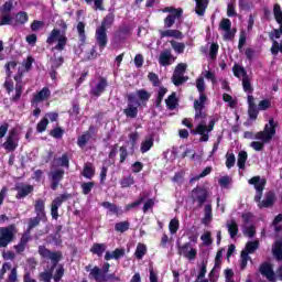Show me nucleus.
<instances>
[{
	"label": "nucleus",
	"instance_id": "f257e3e1",
	"mask_svg": "<svg viewBox=\"0 0 282 282\" xmlns=\"http://www.w3.org/2000/svg\"><path fill=\"white\" fill-rule=\"evenodd\" d=\"M37 252L41 259L50 260L51 268L47 271L40 273V281L43 282H61L63 276H65V267L61 263L63 261V251L61 250H50L45 246H39Z\"/></svg>",
	"mask_w": 282,
	"mask_h": 282
},
{
	"label": "nucleus",
	"instance_id": "f03ea898",
	"mask_svg": "<svg viewBox=\"0 0 282 282\" xmlns=\"http://www.w3.org/2000/svg\"><path fill=\"white\" fill-rule=\"evenodd\" d=\"M126 99L128 102L127 108L123 109L126 118H138V107H147V104L151 100V93L147 89H139L135 94H127Z\"/></svg>",
	"mask_w": 282,
	"mask_h": 282
},
{
	"label": "nucleus",
	"instance_id": "7ed1b4c3",
	"mask_svg": "<svg viewBox=\"0 0 282 282\" xmlns=\"http://www.w3.org/2000/svg\"><path fill=\"white\" fill-rule=\"evenodd\" d=\"M116 23V9L110 8L108 14L101 20V24L96 28L95 31V41L99 50H105L109 44V36L107 35V30L113 28Z\"/></svg>",
	"mask_w": 282,
	"mask_h": 282
},
{
	"label": "nucleus",
	"instance_id": "20e7f679",
	"mask_svg": "<svg viewBox=\"0 0 282 282\" xmlns=\"http://www.w3.org/2000/svg\"><path fill=\"white\" fill-rule=\"evenodd\" d=\"M57 25L59 26V29L54 28L50 32L46 39V43L47 45H54V43L57 42L54 50H56L57 52H63L65 47H67V23L65 22V20H59L57 22Z\"/></svg>",
	"mask_w": 282,
	"mask_h": 282
},
{
	"label": "nucleus",
	"instance_id": "39448f33",
	"mask_svg": "<svg viewBox=\"0 0 282 282\" xmlns=\"http://www.w3.org/2000/svg\"><path fill=\"white\" fill-rule=\"evenodd\" d=\"M109 268H111L109 262H105L101 269L94 267L89 272V279L96 282H120V276H117L116 273H109Z\"/></svg>",
	"mask_w": 282,
	"mask_h": 282
},
{
	"label": "nucleus",
	"instance_id": "423d86ee",
	"mask_svg": "<svg viewBox=\"0 0 282 282\" xmlns=\"http://www.w3.org/2000/svg\"><path fill=\"white\" fill-rule=\"evenodd\" d=\"M274 135H276V124H274V119L271 118L269 123L264 126L263 131L256 133V140H261L264 144H270Z\"/></svg>",
	"mask_w": 282,
	"mask_h": 282
},
{
	"label": "nucleus",
	"instance_id": "0eeeda50",
	"mask_svg": "<svg viewBox=\"0 0 282 282\" xmlns=\"http://www.w3.org/2000/svg\"><path fill=\"white\" fill-rule=\"evenodd\" d=\"M17 237V225L0 227V248H8Z\"/></svg>",
	"mask_w": 282,
	"mask_h": 282
},
{
	"label": "nucleus",
	"instance_id": "6e6552de",
	"mask_svg": "<svg viewBox=\"0 0 282 282\" xmlns=\"http://www.w3.org/2000/svg\"><path fill=\"white\" fill-rule=\"evenodd\" d=\"M213 129H215V119H212L208 126H206V121H200L195 130H191V133L193 135H200L199 142H208L210 140L209 133Z\"/></svg>",
	"mask_w": 282,
	"mask_h": 282
},
{
	"label": "nucleus",
	"instance_id": "1a4fd4ad",
	"mask_svg": "<svg viewBox=\"0 0 282 282\" xmlns=\"http://www.w3.org/2000/svg\"><path fill=\"white\" fill-rule=\"evenodd\" d=\"M208 100V96H200L198 99L194 100V119L195 120H206L208 118V112L206 111V102Z\"/></svg>",
	"mask_w": 282,
	"mask_h": 282
},
{
	"label": "nucleus",
	"instance_id": "9d476101",
	"mask_svg": "<svg viewBox=\"0 0 282 282\" xmlns=\"http://www.w3.org/2000/svg\"><path fill=\"white\" fill-rule=\"evenodd\" d=\"M209 196L210 194L206 187L196 186L191 193L192 202H196L199 208H203V206L208 202Z\"/></svg>",
	"mask_w": 282,
	"mask_h": 282
},
{
	"label": "nucleus",
	"instance_id": "9b49d317",
	"mask_svg": "<svg viewBox=\"0 0 282 282\" xmlns=\"http://www.w3.org/2000/svg\"><path fill=\"white\" fill-rule=\"evenodd\" d=\"M177 254L188 259V261H195L197 259V249L193 248L191 242H185L184 245L177 242Z\"/></svg>",
	"mask_w": 282,
	"mask_h": 282
},
{
	"label": "nucleus",
	"instance_id": "f8f14e48",
	"mask_svg": "<svg viewBox=\"0 0 282 282\" xmlns=\"http://www.w3.org/2000/svg\"><path fill=\"white\" fill-rule=\"evenodd\" d=\"M248 184L256 188L254 202L262 199L263 191H265V184H268V181L265 178H261V176H253L248 181Z\"/></svg>",
	"mask_w": 282,
	"mask_h": 282
},
{
	"label": "nucleus",
	"instance_id": "ddd939ff",
	"mask_svg": "<svg viewBox=\"0 0 282 282\" xmlns=\"http://www.w3.org/2000/svg\"><path fill=\"white\" fill-rule=\"evenodd\" d=\"M3 149L9 153L17 151L19 147V131L15 128L11 129L8 133L6 142L2 144Z\"/></svg>",
	"mask_w": 282,
	"mask_h": 282
},
{
	"label": "nucleus",
	"instance_id": "4468645a",
	"mask_svg": "<svg viewBox=\"0 0 282 282\" xmlns=\"http://www.w3.org/2000/svg\"><path fill=\"white\" fill-rule=\"evenodd\" d=\"M72 199V194L64 193L55 197L51 204V217L52 219H58V208L63 206L64 202Z\"/></svg>",
	"mask_w": 282,
	"mask_h": 282
},
{
	"label": "nucleus",
	"instance_id": "2eb2a0df",
	"mask_svg": "<svg viewBox=\"0 0 282 282\" xmlns=\"http://www.w3.org/2000/svg\"><path fill=\"white\" fill-rule=\"evenodd\" d=\"M109 87V80L107 77L99 76L97 84L90 89V96L95 98H100L107 88Z\"/></svg>",
	"mask_w": 282,
	"mask_h": 282
},
{
	"label": "nucleus",
	"instance_id": "dca6fc26",
	"mask_svg": "<svg viewBox=\"0 0 282 282\" xmlns=\"http://www.w3.org/2000/svg\"><path fill=\"white\" fill-rule=\"evenodd\" d=\"M64 177H65V170L56 169L54 171H51L50 173L51 189L57 191Z\"/></svg>",
	"mask_w": 282,
	"mask_h": 282
},
{
	"label": "nucleus",
	"instance_id": "f3484780",
	"mask_svg": "<svg viewBox=\"0 0 282 282\" xmlns=\"http://www.w3.org/2000/svg\"><path fill=\"white\" fill-rule=\"evenodd\" d=\"M259 272L262 276H265L270 282L276 281V273L274 267L270 262H262L259 268Z\"/></svg>",
	"mask_w": 282,
	"mask_h": 282
},
{
	"label": "nucleus",
	"instance_id": "a211bd4d",
	"mask_svg": "<svg viewBox=\"0 0 282 282\" xmlns=\"http://www.w3.org/2000/svg\"><path fill=\"white\" fill-rule=\"evenodd\" d=\"M258 204V208L263 209V208H272L274 206V203L276 202V194L274 192L269 191L264 194V198L261 200H254Z\"/></svg>",
	"mask_w": 282,
	"mask_h": 282
},
{
	"label": "nucleus",
	"instance_id": "6ab92c4d",
	"mask_svg": "<svg viewBox=\"0 0 282 282\" xmlns=\"http://www.w3.org/2000/svg\"><path fill=\"white\" fill-rule=\"evenodd\" d=\"M50 96H52V91L48 87H43L40 91L33 95L31 99V106L35 107L40 102H44V100H50Z\"/></svg>",
	"mask_w": 282,
	"mask_h": 282
},
{
	"label": "nucleus",
	"instance_id": "aec40b11",
	"mask_svg": "<svg viewBox=\"0 0 282 282\" xmlns=\"http://www.w3.org/2000/svg\"><path fill=\"white\" fill-rule=\"evenodd\" d=\"M15 197L18 199H25L28 195H32L34 193V185L25 184V183H20L15 185Z\"/></svg>",
	"mask_w": 282,
	"mask_h": 282
},
{
	"label": "nucleus",
	"instance_id": "412c9836",
	"mask_svg": "<svg viewBox=\"0 0 282 282\" xmlns=\"http://www.w3.org/2000/svg\"><path fill=\"white\" fill-rule=\"evenodd\" d=\"M129 34H131V26L126 24L120 25L113 34L115 43H124Z\"/></svg>",
	"mask_w": 282,
	"mask_h": 282
},
{
	"label": "nucleus",
	"instance_id": "4be33fe9",
	"mask_svg": "<svg viewBox=\"0 0 282 282\" xmlns=\"http://www.w3.org/2000/svg\"><path fill=\"white\" fill-rule=\"evenodd\" d=\"M173 63H175V56H173L171 48L161 52L159 56V65H161V67H169L170 65H173Z\"/></svg>",
	"mask_w": 282,
	"mask_h": 282
},
{
	"label": "nucleus",
	"instance_id": "5701e85b",
	"mask_svg": "<svg viewBox=\"0 0 282 282\" xmlns=\"http://www.w3.org/2000/svg\"><path fill=\"white\" fill-rule=\"evenodd\" d=\"M13 78L17 84H15V95L11 98V100L12 102H19L23 94V84L21 83V80L23 79V73H18Z\"/></svg>",
	"mask_w": 282,
	"mask_h": 282
},
{
	"label": "nucleus",
	"instance_id": "b1692460",
	"mask_svg": "<svg viewBox=\"0 0 282 282\" xmlns=\"http://www.w3.org/2000/svg\"><path fill=\"white\" fill-rule=\"evenodd\" d=\"M34 213L37 217L47 219V214L45 213V199L39 198L34 202Z\"/></svg>",
	"mask_w": 282,
	"mask_h": 282
},
{
	"label": "nucleus",
	"instance_id": "393cba45",
	"mask_svg": "<svg viewBox=\"0 0 282 282\" xmlns=\"http://www.w3.org/2000/svg\"><path fill=\"white\" fill-rule=\"evenodd\" d=\"M124 248H117L111 252L107 251L105 254V261H111V259H115L118 261L119 259H122L124 257Z\"/></svg>",
	"mask_w": 282,
	"mask_h": 282
},
{
	"label": "nucleus",
	"instance_id": "a878e982",
	"mask_svg": "<svg viewBox=\"0 0 282 282\" xmlns=\"http://www.w3.org/2000/svg\"><path fill=\"white\" fill-rule=\"evenodd\" d=\"M161 39H166V37H172V39H178L182 40L184 39V33L180 30H165V31H160Z\"/></svg>",
	"mask_w": 282,
	"mask_h": 282
},
{
	"label": "nucleus",
	"instance_id": "bb28decb",
	"mask_svg": "<svg viewBox=\"0 0 282 282\" xmlns=\"http://www.w3.org/2000/svg\"><path fill=\"white\" fill-rule=\"evenodd\" d=\"M196 7L195 12L198 17H204L206 14V10H208L209 0H195Z\"/></svg>",
	"mask_w": 282,
	"mask_h": 282
},
{
	"label": "nucleus",
	"instance_id": "cd10ccee",
	"mask_svg": "<svg viewBox=\"0 0 282 282\" xmlns=\"http://www.w3.org/2000/svg\"><path fill=\"white\" fill-rule=\"evenodd\" d=\"M85 22L80 21L77 23V34L79 39V45L87 44V33L85 32Z\"/></svg>",
	"mask_w": 282,
	"mask_h": 282
},
{
	"label": "nucleus",
	"instance_id": "c85d7f7f",
	"mask_svg": "<svg viewBox=\"0 0 282 282\" xmlns=\"http://www.w3.org/2000/svg\"><path fill=\"white\" fill-rule=\"evenodd\" d=\"M41 221H43L45 224V221H47V218H43L41 216H35V217L29 218L26 232L34 230V228H36L37 226L41 225Z\"/></svg>",
	"mask_w": 282,
	"mask_h": 282
},
{
	"label": "nucleus",
	"instance_id": "c756f323",
	"mask_svg": "<svg viewBox=\"0 0 282 282\" xmlns=\"http://www.w3.org/2000/svg\"><path fill=\"white\" fill-rule=\"evenodd\" d=\"M101 206L102 208H107L110 213H112V215H116L117 217H120L124 213L122 209H120V207L110 202H104L101 203Z\"/></svg>",
	"mask_w": 282,
	"mask_h": 282
},
{
	"label": "nucleus",
	"instance_id": "7c9ffc66",
	"mask_svg": "<svg viewBox=\"0 0 282 282\" xmlns=\"http://www.w3.org/2000/svg\"><path fill=\"white\" fill-rule=\"evenodd\" d=\"M30 241V236L28 235H22L20 242L15 246H13L15 252L18 254H21V252H25V246H28V242Z\"/></svg>",
	"mask_w": 282,
	"mask_h": 282
},
{
	"label": "nucleus",
	"instance_id": "2f4dec72",
	"mask_svg": "<svg viewBox=\"0 0 282 282\" xmlns=\"http://www.w3.org/2000/svg\"><path fill=\"white\" fill-rule=\"evenodd\" d=\"M82 175L83 177H86V180H94V175H96V167H94L91 163H86Z\"/></svg>",
	"mask_w": 282,
	"mask_h": 282
},
{
	"label": "nucleus",
	"instance_id": "473e14b6",
	"mask_svg": "<svg viewBox=\"0 0 282 282\" xmlns=\"http://www.w3.org/2000/svg\"><path fill=\"white\" fill-rule=\"evenodd\" d=\"M210 221H213V205L207 204L205 205V208H204V218L202 219V224H204L205 226H208Z\"/></svg>",
	"mask_w": 282,
	"mask_h": 282
},
{
	"label": "nucleus",
	"instance_id": "72a5a7b5",
	"mask_svg": "<svg viewBox=\"0 0 282 282\" xmlns=\"http://www.w3.org/2000/svg\"><path fill=\"white\" fill-rule=\"evenodd\" d=\"M227 229L231 239H235L236 236L239 235V225H237V220L235 219L227 223Z\"/></svg>",
	"mask_w": 282,
	"mask_h": 282
},
{
	"label": "nucleus",
	"instance_id": "f704fd0d",
	"mask_svg": "<svg viewBox=\"0 0 282 282\" xmlns=\"http://www.w3.org/2000/svg\"><path fill=\"white\" fill-rule=\"evenodd\" d=\"M30 21V15H28V12L20 11L15 14V22L13 25H25Z\"/></svg>",
	"mask_w": 282,
	"mask_h": 282
},
{
	"label": "nucleus",
	"instance_id": "c9c22d12",
	"mask_svg": "<svg viewBox=\"0 0 282 282\" xmlns=\"http://www.w3.org/2000/svg\"><path fill=\"white\" fill-rule=\"evenodd\" d=\"M105 250H107V245L106 243L95 242L93 245V247L90 248V252L93 254H97V257H102V254H105Z\"/></svg>",
	"mask_w": 282,
	"mask_h": 282
},
{
	"label": "nucleus",
	"instance_id": "e433bc0d",
	"mask_svg": "<svg viewBox=\"0 0 282 282\" xmlns=\"http://www.w3.org/2000/svg\"><path fill=\"white\" fill-rule=\"evenodd\" d=\"M119 184H120L121 188H131V186H133V184H135V177L131 174L128 176H123L119 181Z\"/></svg>",
	"mask_w": 282,
	"mask_h": 282
},
{
	"label": "nucleus",
	"instance_id": "4c0bfd02",
	"mask_svg": "<svg viewBox=\"0 0 282 282\" xmlns=\"http://www.w3.org/2000/svg\"><path fill=\"white\" fill-rule=\"evenodd\" d=\"M273 257H275L276 261H282V239L276 240L272 248Z\"/></svg>",
	"mask_w": 282,
	"mask_h": 282
},
{
	"label": "nucleus",
	"instance_id": "58836bf2",
	"mask_svg": "<svg viewBox=\"0 0 282 282\" xmlns=\"http://www.w3.org/2000/svg\"><path fill=\"white\" fill-rule=\"evenodd\" d=\"M177 94L176 93H172L166 99H165V105L167 107V109H176L177 107Z\"/></svg>",
	"mask_w": 282,
	"mask_h": 282
},
{
	"label": "nucleus",
	"instance_id": "ea45409f",
	"mask_svg": "<svg viewBox=\"0 0 282 282\" xmlns=\"http://www.w3.org/2000/svg\"><path fill=\"white\" fill-rule=\"evenodd\" d=\"M221 257H224V251L218 250L215 257V265L214 269L209 272L210 282H213V276L215 275V269L221 268Z\"/></svg>",
	"mask_w": 282,
	"mask_h": 282
},
{
	"label": "nucleus",
	"instance_id": "a19ab883",
	"mask_svg": "<svg viewBox=\"0 0 282 282\" xmlns=\"http://www.w3.org/2000/svg\"><path fill=\"white\" fill-rule=\"evenodd\" d=\"M147 250H148L147 245L139 242L134 251L135 259H138L139 261L144 259V256L147 254Z\"/></svg>",
	"mask_w": 282,
	"mask_h": 282
},
{
	"label": "nucleus",
	"instance_id": "79ce46f5",
	"mask_svg": "<svg viewBox=\"0 0 282 282\" xmlns=\"http://www.w3.org/2000/svg\"><path fill=\"white\" fill-rule=\"evenodd\" d=\"M154 142L155 140L153 139V137H150L149 139H145L144 141H142L141 148H140L141 153H149V151L153 149Z\"/></svg>",
	"mask_w": 282,
	"mask_h": 282
},
{
	"label": "nucleus",
	"instance_id": "37998d69",
	"mask_svg": "<svg viewBox=\"0 0 282 282\" xmlns=\"http://www.w3.org/2000/svg\"><path fill=\"white\" fill-rule=\"evenodd\" d=\"M91 135L89 132H84L82 135H79L77 138V147H79V149H85V147H87V143L89 142V140H91Z\"/></svg>",
	"mask_w": 282,
	"mask_h": 282
},
{
	"label": "nucleus",
	"instance_id": "c03bdc74",
	"mask_svg": "<svg viewBox=\"0 0 282 282\" xmlns=\"http://www.w3.org/2000/svg\"><path fill=\"white\" fill-rule=\"evenodd\" d=\"M0 25H14V17L11 13H0Z\"/></svg>",
	"mask_w": 282,
	"mask_h": 282
},
{
	"label": "nucleus",
	"instance_id": "a18cd8bd",
	"mask_svg": "<svg viewBox=\"0 0 282 282\" xmlns=\"http://www.w3.org/2000/svg\"><path fill=\"white\" fill-rule=\"evenodd\" d=\"M246 162H248V152L246 151H240L238 153V161H237V165H238V169H246Z\"/></svg>",
	"mask_w": 282,
	"mask_h": 282
},
{
	"label": "nucleus",
	"instance_id": "49530a36",
	"mask_svg": "<svg viewBox=\"0 0 282 282\" xmlns=\"http://www.w3.org/2000/svg\"><path fill=\"white\" fill-rule=\"evenodd\" d=\"M232 73L236 78H241V76L242 78H246V76H248V72H246V68L239 66L238 64L234 65Z\"/></svg>",
	"mask_w": 282,
	"mask_h": 282
},
{
	"label": "nucleus",
	"instance_id": "de8ad7c7",
	"mask_svg": "<svg viewBox=\"0 0 282 282\" xmlns=\"http://www.w3.org/2000/svg\"><path fill=\"white\" fill-rule=\"evenodd\" d=\"M95 186H96V182L94 181L82 183L80 188H82L83 195H89V193L94 191Z\"/></svg>",
	"mask_w": 282,
	"mask_h": 282
},
{
	"label": "nucleus",
	"instance_id": "09e8293b",
	"mask_svg": "<svg viewBox=\"0 0 282 282\" xmlns=\"http://www.w3.org/2000/svg\"><path fill=\"white\" fill-rule=\"evenodd\" d=\"M51 138H54L55 140H62L63 135H65V129L61 127H55L50 131Z\"/></svg>",
	"mask_w": 282,
	"mask_h": 282
},
{
	"label": "nucleus",
	"instance_id": "8fccbe9b",
	"mask_svg": "<svg viewBox=\"0 0 282 282\" xmlns=\"http://www.w3.org/2000/svg\"><path fill=\"white\" fill-rule=\"evenodd\" d=\"M196 89L199 94V98H202V96H206V94L204 91H206V83L204 82V77H198L196 79Z\"/></svg>",
	"mask_w": 282,
	"mask_h": 282
},
{
	"label": "nucleus",
	"instance_id": "3c124183",
	"mask_svg": "<svg viewBox=\"0 0 282 282\" xmlns=\"http://www.w3.org/2000/svg\"><path fill=\"white\" fill-rule=\"evenodd\" d=\"M165 12H170V17H174V19H182L184 14V10L182 8L175 9L173 7L165 8Z\"/></svg>",
	"mask_w": 282,
	"mask_h": 282
},
{
	"label": "nucleus",
	"instance_id": "603ef678",
	"mask_svg": "<svg viewBox=\"0 0 282 282\" xmlns=\"http://www.w3.org/2000/svg\"><path fill=\"white\" fill-rule=\"evenodd\" d=\"M50 124V119L46 117H43L40 122L36 124V131L37 133H44V131H47V127Z\"/></svg>",
	"mask_w": 282,
	"mask_h": 282
},
{
	"label": "nucleus",
	"instance_id": "864d4df0",
	"mask_svg": "<svg viewBox=\"0 0 282 282\" xmlns=\"http://www.w3.org/2000/svg\"><path fill=\"white\" fill-rule=\"evenodd\" d=\"M170 43H171L172 50H174L176 54H184V50H186V44L182 42H176L173 40Z\"/></svg>",
	"mask_w": 282,
	"mask_h": 282
},
{
	"label": "nucleus",
	"instance_id": "5fc2aeb1",
	"mask_svg": "<svg viewBox=\"0 0 282 282\" xmlns=\"http://www.w3.org/2000/svg\"><path fill=\"white\" fill-rule=\"evenodd\" d=\"M131 224L129 223V220H126V221H120V223H117L115 225V230L116 232H127V230H129Z\"/></svg>",
	"mask_w": 282,
	"mask_h": 282
},
{
	"label": "nucleus",
	"instance_id": "6e6d98bb",
	"mask_svg": "<svg viewBox=\"0 0 282 282\" xmlns=\"http://www.w3.org/2000/svg\"><path fill=\"white\" fill-rule=\"evenodd\" d=\"M186 80H188V77H186L184 75L173 74V76H172V83H173V85H175V87H180L181 85H184V83H186Z\"/></svg>",
	"mask_w": 282,
	"mask_h": 282
},
{
	"label": "nucleus",
	"instance_id": "4d7b16f0",
	"mask_svg": "<svg viewBox=\"0 0 282 282\" xmlns=\"http://www.w3.org/2000/svg\"><path fill=\"white\" fill-rule=\"evenodd\" d=\"M51 69H59L63 66V63H65V58L63 56H54L51 58Z\"/></svg>",
	"mask_w": 282,
	"mask_h": 282
},
{
	"label": "nucleus",
	"instance_id": "13d9d810",
	"mask_svg": "<svg viewBox=\"0 0 282 282\" xmlns=\"http://www.w3.org/2000/svg\"><path fill=\"white\" fill-rule=\"evenodd\" d=\"M242 89L247 94H252L254 91V88H252V84L250 83V77H248V75L242 78Z\"/></svg>",
	"mask_w": 282,
	"mask_h": 282
},
{
	"label": "nucleus",
	"instance_id": "bf43d9fd",
	"mask_svg": "<svg viewBox=\"0 0 282 282\" xmlns=\"http://www.w3.org/2000/svg\"><path fill=\"white\" fill-rule=\"evenodd\" d=\"M148 80L153 85V87H160V85H162V80H160V76H158V74L153 72L148 74Z\"/></svg>",
	"mask_w": 282,
	"mask_h": 282
},
{
	"label": "nucleus",
	"instance_id": "052dcab7",
	"mask_svg": "<svg viewBox=\"0 0 282 282\" xmlns=\"http://www.w3.org/2000/svg\"><path fill=\"white\" fill-rule=\"evenodd\" d=\"M169 230L171 235L177 234V230H180V219L177 218L171 219L169 224Z\"/></svg>",
	"mask_w": 282,
	"mask_h": 282
},
{
	"label": "nucleus",
	"instance_id": "680f3d73",
	"mask_svg": "<svg viewBox=\"0 0 282 282\" xmlns=\"http://www.w3.org/2000/svg\"><path fill=\"white\" fill-rule=\"evenodd\" d=\"M18 65H19V63L17 61L8 62L4 65V69H6V74H7L8 78L12 77V69H17Z\"/></svg>",
	"mask_w": 282,
	"mask_h": 282
},
{
	"label": "nucleus",
	"instance_id": "e2e57ef3",
	"mask_svg": "<svg viewBox=\"0 0 282 282\" xmlns=\"http://www.w3.org/2000/svg\"><path fill=\"white\" fill-rule=\"evenodd\" d=\"M259 248V241H248L245 247V251L249 254H253V252Z\"/></svg>",
	"mask_w": 282,
	"mask_h": 282
},
{
	"label": "nucleus",
	"instance_id": "0e129e2a",
	"mask_svg": "<svg viewBox=\"0 0 282 282\" xmlns=\"http://www.w3.org/2000/svg\"><path fill=\"white\" fill-rule=\"evenodd\" d=\"M59 166L64 169H69V153H63L61 158L57 159Z\"/></svg>",
	"mask_w": 282,
	"mask_h": 282
},
{
	"label": "nucleus",
	"instance_id": "69168bd1",
	"mask_svg": "<svg viewBox=\"0 0 282 282\" xmlns=\"http://www.w3.org/2000/svg\"><path fill=\"white\" fill-rule=\"evenodd\" d=\"M273 14L276 23H282V10L281 4L276 3L273 7Z\"/></svg>",
	"mask_w": 282,
	"mask_h": 282
},
{
	"label": "nucleus",
	"instance_id": "338daca9",
	"mask_svg": "<svg viewBox=\"0 0 282 282\" xmlns=\"http://www.w3.org/2000/svg\"><path fill=\"white\" fill-rule=\"evenodd\" d=\"M259 107L257 106L248 107V116L250 120H257V118H259Z\"/></svg>",
	"mask_w": 282,
	"mask_h": 282
},
{
	"label": "nucleus",
	"instance_id": "774afa93",
	"mask_svg": "<svg viewBox=\"0 0 282 282\" xmlns=\"http://www.w3.org/2000/svg\"><path fill=\"white\" fill-rule=\"evenodd\" d=\"M236 162H237V159L235 158V153L227 152V154H226L227 169H232V166H235Z\"/></svg>",
	"mask_w": 282,
	"mask_h": 282
}]
</instances>
